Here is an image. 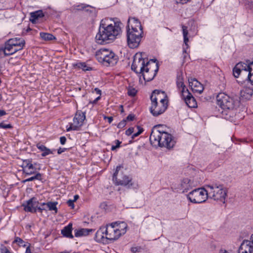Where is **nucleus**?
Masks as SVG:
<instances>
[{
	"label": "nucleus",
	"mask_w": 253,
	"mask_h": 253,
	"mask_svg": "<svg viewBox=\"0 0 253 253\" xmlns=\"http://www.w3.org/2000/svg\"><path fill=\"white\" fill-rule=\"evenodd\" d=\"M137 128L138 129V131L137 132L134 133L132 135V139H134L135 137L138 136L143 131V129L139 126H137Z\"/></svg>",
	"instance_id": "a19ab883"
},
{
	"label": "nucleus",
	"mask_w": 253,
	"mask_h": 253,
	"mask_svg": "<svg viewBox=\"0 0 253 253\" xmlns=\"http://www.w3.org/2000/svg\"><path fill=\"white\" fill-rule=\"evenodd\" d=\"M252 244L248 240H243L238 249V253H253Z\"/></svg>",
	"instance_id": "f3484780"
},
{
	"label": "nucleus",
	"mask_w": 253,
	"mask_h": 253,
	"mask_svg": "<svg viewBox=\"0 0 253 253\" xmlns=\"http://www.w3.org/2000/svg\"><path fill=\"white\" fill-rule=\"evenodd\" d=\"M116 224L114 225L117 229V231L121 233V236L125 234L126 232L127 225L125 222H114Z\"/></svg>",
	"instance_id": "a878e982"
},
{
	"label": "nucleus",
	"mask_w": 253,
	"mask_h": 253,
	"mask_svg": "<svg viewBox=\"0 0 253 253\" xmlns=\"http://www.w3.org/2000/svg\"><path fill=\"white\" fill-rule=\"evenodd\" d=\"M95 231L93 229L81 228L75 230V236L76 237L85 236L92 233Z\"/></svg>",
	"instance_id": "4be33fe9"
},
{
	"label": "nucleus",
	"mask_w": 253,
	"mask_h": 253,
	"mask_svg": "<svg viewBox=\"0 0 253 253\" xmlns=\"http://www.w3.org/2000/svg\"><path fill=\"white\" fill-rule=\"evenodd\" d=\"M186 47H183V57L184 58H185L186 57V54H187L186 49L188 48H187V46H185Z\"/></svg>",
	"instance_id": "4d7b16f0"
},
{
	"label": "nucleus",
	"mask_w": 253,
	"mask_h": 253,
	"mask_svg": "<svg viewBox=\"0 0 253 253\" xmlns=\"http://www.w3.org/2000/svg\"><path fill=\"white\" fill-rule=\"evenodd\" d=\"M182 33H183V39H184V42L185 43V46H187V48H189V45L188 44V42H189V39L188 38V30H187V27L182 25Z\"/></svg>",
	"instance_id": "c85d7f7f"
},
{
	"label": "nucleus",
	"mask_w": 253,
	"mask_h": 253,
	"mask_svg": "<svg viewBox=\"0 0 253 253\" xmlns=\"http://www.w3.org/2000/svg\"><path fill=\"white\" fill-rule=\"evenodd\" d=\"M95 240L98 242L100 243H104L105 240H107L106 239V232L105 226L101 227L98 229L95 233Z\"/></svg>",
	"instance_id": "aec40b11"
},
{
	"label": "nucleus",
	"mask_w": 253,
	"mask_h": 253,
	"mask_svg": "<svg viewBox=\"0 0 253 253\" xmlns=\"http://www.w3.org/2000/svg\"><path fill=\"white\" fill-rule=\"evenodd\" d=\"M115 143L116 144V145H115L116 146V147L117 148H119L120 147V144L122 143V142L119 141V140H116L115 141H114Z\"/></svg>",
	"instance_id": "6e6d98bb"
},
{
	"label": "nucleus",
	"mask_w": 253,
	"mask_h": 253,
	"mask_svg": "<svg viewBox=\"0 0 253 253\" xmlns=\"http://www.w3.org/2000/svg\"><path fill=\"white\" fill-rule=\"evenodd\" d=\"M69 150V148H61L60 147L59 149H58L57 150V153L58 154H62V153L67 151Z\"/></svg>",
	"instance_id": "8fccbe9b"
},
{
	"label": "nucleus",
	"mask_w": 253,
	"mask_h": 253,
	"mask_svg": "<svg viewBox=\"0 0 253 253\" xmlns=\"http://www.w3.org/2000/svg\"><path fill=\"white\" fill-rule=\"evenodd\" d=\"M247 79L251 84L253 85V73L249 72L248 74Z\"/></svg>",
	"instance_id": "de8ad7c7"
},
{
	"label": "nucleus",
	"mask_w": 253,
	"mask_h": 253,
	"mask_svg": "<svg viewBox=\"0 0 253 253\" xmlns=\"http://www.w3.org/2000/svg\"><path fill=\"white\" fill-rule=\"evenodd\" d=\"M237 65H240V67H239V68H240L241 71L243 73L245 72L246 74H247L248 71V68H249V63H244L243 62H240L238 63L237 64Z\"/></svg>",
	"instance_id": "7c9ffc66"
},
{
	"label": "nucleus",
	"mask_w": 253,
	"mask_h": 253,
	"mask_svg": "<svg viewBox=\"0 0 253 253\" xmlns=\"http://www.w3.org/2000/svg\"><path fill=\"white\" fill-rule=\"evenodd\" d=\"M95 57L98 61L106 66H113L118 61V56L111 50L101 48L95 53Z\"/></svg>",
	"instance_id": "39448f33"
},
{
	"label": "nucleus",
	"mask_w": 253,
	"mask_h": 253,
	"mask_svg": "<svg viewBox=\"0 0 253 253\" xmlns=\"http://www.w3.org/2000/svg\"><path fill=\"white\" fill-rule=\"evenodd\" d=\"M183 77L181 72H178L176 76V83L183 82Z\"/></svg>",
	"instance_id": "79ce46f5"
},
{
	"label": "nucleus",
	"mask_w": 253,
	"mask_h": 253,
	"mask_svg": "<svg viewBox=\"0 0 253 253\" xmlns=\"http://www.w3.org/2000/svg\"><path fill=\"white\" fill-rule=\"evenodd\" d=\"M253 94V89L250 87H244L240 91V99L242 100L250 99Z\"/></svg>",
	"instance_id": "412c9836"
},
{
	"label": "nucleus",
	"mask_w": 253,
	"mask_h": 253,
	"mask_svg": "<svg viewBox=\"0 0 253 253\" xmlns=\"http://www.w3.org/2000/svg\"><path fill=\"white\" fill-rule=\"evenodd\" d=\"M206 187L208 189L209 198L225 203L227 191L222 184L213 182Z\"/></svg>",
	"instance_id": "423d86ee"
},
{
	"label": "nucleus",
	"mask_w": 253,
	"mask_h": 253,
	"mask_svg": "<svg viewBox=\"0 0 253 253\" xmlns=\"http://www.w3.org/2000/svg\"><path fill=\"white\" fill-rule=\"evenodd\" d=\"M134 127H131L128 128L127 130L126 131V134L127 136H129L132 134V133L134 131Z\"/></svg>",
	"instance_id": "49530a36"
},
{
	"label": "nucleus",
	"mask_w": 253,
	"mask_h": 253,
	"mask_svg": "<svg viewBox=\"0 0 253 253\" xmlns=\"http://www.w3.org/2000/svg\"><path fill=\"white\" fill-rule=\"evenodd\" d=\"M155 66V69H152L151 65L146 67L143 73H141L144 80L145 82H150L152 81L156 76L158 70L159 66L158 64L154 65Z\"/></svg>",
	"instance_id": "ddd939ff"
},
{
	"label": "nucleus",
	"mask_w": 253,
	"mask_h": 253,
	"mask_svg": "<svg viewBox=\"0 0 253 253\" xmlns=\"http://www.w3.org/2000/svg\"><path fill=\"white\" fill-rule=\"evenodd\" d=\"M23 173L24 176L31 175L35 174L37 169L32 164V159H26L23 161Z\"/></svg>",
	"instance_id": "4468645a"
},
{
	"label": "nucleus",
	"mask_w": 253,
	"mask_h": 253,
	"mask_svg": "<svg viewBox=\"0 0 253 253\" xmlns=\"http://www.w3.org/2000/svg\"><path fill=\"white\" fill-rule=\"evenodd\" d=\"M189 85L191 87L193 91L201 93L204 90L202 84L195 78H191L188 80Z\"/></svg>",
	"instance_id": "a211bd4d"
},
{
	"label": "nucleus",
	"mask_w": 253,
	"mask_h": 253,
	"mask_svg": "<svg viewBox=\"0 0 253 253\" xmlns=\"http://www.w3.org/2000/svg\"><path fill=\"white\" fill-rule=\"evenodd\" d=\"M150 66L149 62H145L141 53H136L133 57V61L131 66V70L137 74L143 73L146 67Z\"/></svg>",
	"instance_id": "9d476101"
},
{
	"label": "nucleus",
	"mask_w": 253,
	"mask_h": 253,
	"mask_svg": "<svg viewBox=\"0 0 253 253\" xmlns=\"http://www.w3.org/2000/svg\"><path fill=\"white\" fill-rule=\"evenodd\" d=\"M117 148L114 145H112V147H111V150L112 151H115L117 149Z\"/></svg>",
	"instance_id": "774afa93"
},
{
	"label": "nucleus",
	"mask_w": 253,
	"mask_h": 253,
	"mask_svg": "<svg viewBox=\"0 0 253 253\" xmlns=\"http://www.w3.org/2000/svg\"><path fill=\"white\" fill-rule=\"evenodd\" d=\"M160 126L161 125H158L153 127L150 135V141L151 144L168 149L173 148L175 144L173 137L170 134L158 129Z\"/></svg>",
	"instance_id": "f03ea898"
},
{
	"label": "nucleus",
	"mask_w": 253,
	"mask_h": 253,
	"mask_svg": "<svg viewBox=\"0 0 253 253\" xmlns=\"http://www.w3.org/2000/svg\"><path fill=\"white\" fill-rule=\"evenodd\" d=\"M121 168V166L117 167L113 174L112 180L116 185H121L130 188L133 185L132 178L126 175H124L122 173H119Z\"/></svg>",
	"instance_id": "1a4fd4ad"
},
{
	"label": "nucleus",
	"mask_w": 253,
	"mask_h": 253,
	"mask_svg": "<svg viewBox=\"0 0 253 253\" xmlns=\"http://www.w3.org/2000/svg\"><path fill=\"white\" fill-rule=\"evenodd\" d=\"M21 41H24V39H23L22 38H12V39H9V40H8V42L10 43L11 44V45H12V46H15L16 45H18V42H21Z\"/></svg>",
	"instance_id": "f704fd0d"
},
{
	"label": "nucleus",
	"mask_w": 253,
	"mask_h": 253,
	"mask_svg": "<svg viewBox=\"0 0 253 253\" xmlns=\"http://www.w3.org/2000/svg\"><path fill=\"white\" fill-rule=\"evenodd\" d=\"M192 188L191 181L188 178H184L181 183V190L182 192H187Z\"/></svg>",
	"instance_id": "bb28decb"
},
{
	"label": "nucleus",
	"mask_w": 253,
	"mask_h": 253,
	"mask_svg": "<svg viewBox=\"0 0 253 253\" xmlns=\"http://www.w3.org/2000/svg\"><path fill=\"white\" fill-rule=\"evenodd\" d=\"M181 97L184 100L185 103L189 107L195 108L197 107L196 99L189 90H186V91L181 96Z\"/></svg>",
	"instance_id": "dca6fc26"
},
{
	"label": "nucleus",
	"mask_w": 253,
	"mask_h": 253,
	"mask_svg": "<svg viewBox=\"0 0 253 253\" xmlns=\"http://www.w3.org/2000/svg\"><path fill=\"white\" fill-rule=\"evenodd\" d=\"M79 198V196L78 195H75L74 196V199L72 200L73 201H74V202H75V201H76Z\"/></svg>",
	"instance_id": "69168bd1"
},
{
	"label": "nucleus",
	"mask_w": 253,
	"mask_h": 253,
	"mask_svg": "<svg viewBox=\"0 0 253 253\" xmlns=\"http://www.w3.org/2000/svg\"><path fill=\"white\" fill-rule=\"evenodd\" d=\"M39 204L37 198L33 197L27 201L26 203L22 204V206L24 207V210L26 212L36 213L37 212L36 206Z\"/></svg>",
	"instance_id": "2eb2a0df"
},
{
	"label": "nucleus",
	"mask_w": 253,
	"mask_h": 253,
	"mask_svg": "<svg viewBox=\"0 0 253 253\" xmlns=\"http://www.w3.org/2000/svg\"><path fill=\"white\" fill-rule=\"evenodd\" d=\"M74 202L72 200H69L67 202V204L69 207H71L72 209H74L75 208V205L74 204Z\"/></svg>",
	"instance_id": "09e8293b"
},
{
	"label": "nucleus",
	"mask_w": 253,
	"mask_h": 253,
	"mask_svg": "<svg viewBox=\"0 0 253 253\" xmlns=\"http://www.w3.org/2000/svg\"><path fill=\"white\" fill-rule=\"evenodd\" d=\"M101 98L100 97V96L97 97V98H96L92 102V104H96L97 103V102Z\"/></svg>",
	"instance_id": "680f3d73"
},
{
	"label": "nucleus",
	"mask_w": 253,
	"mask_h": 253,
	"mask_svg": "<svg viewBox=\"0 0 253 253\" xmlns=\"http://www.w3.org/2000/svg\"><path fill=\"white\" fill-rule=\"evenodd\" d=\"M58 203L57 202H49L46 203V205L47 206L49 211H54L56 213H57L58 211V210L56 207V205Z\"/></svg>",
	"instance_id": "2f4dec72"
},
{
	"label": "nucleus",
	"mask_w": 253,
	"mask_h": 253,
	"mask_svg": "<svg viewBox=\"0 0 253 253\" xmlns=\"http://www.w3.org/2000/svg\"><path fill=\"white\" fill-rule=\"evenodd\" d=\"M34 175L29 178H28V180L29 181H32L35 180H42V174L40 172H35Z\"/></svg>",
	"instance_id": "c9c22d12"
},
{
	"label": "nucleus",
	"mask_w": 253,
	"mask_h": 253,
	"mask_svg": "<svg viewBox=\"0 0 253 253\" xmlns=\"http://www.w3.org/2000/svg\"><path fill=\"white\" fill-rule=\"evenodd\" d=\"M16 52V49L13 48V46L8 42H5L4 47L0 48V53H3L5 56H9Z\"/></svg>",
	"instance_id": "6ab92c4d"
},
{
	"label": "nucleus",
	"mask_w": 253,
	"mask_h": 253,
	"mask_svg": "<svg viewBox=\"0 0 253 253\" xmlns=\"http://www.w3.org/2000/svg\"><path fill=\"white\" fill-rule=\"evenodd\" d=\"M116 224L112 222L105 226L107 240H116L121 236V233L117 231V229L114 226Z\"/></svg>",
	"instance_id": "f8f14e48"
},
{
	"label": "nucleus",
	"mask_w": 253,
	"mask_h": 253,
	"mask_svg": "<svg viewBox=\"0 0 253 253\" xmlns=\"http://www.w3.org/2000/svg\"><path fill=\"white\" fill-rule=\"evenodd\" d=\"M26 247V250L25 253H31V249H30V245L29 244V246Z\"/></svg>",
	"instance_id": "13d9d810"
},
{
	"label": "nucleus",
	"mask_w": 253,
	"mask_h": 253,
	"mask_svg": "<svg viewBox=\"0 0 253 253\" xmlns=\"http://www.w3.org/2000/svg\"><path fill=\"white\" fill-rule=\"evenodd\" d=\"M72 224L70 223L68 225L65 226L63 229H62L61 234L64 237L73 239L74 236L72 233Z\"/></svg>",
	"instance_id": "5701e85b"
},
{
	"label": "nucleus",
	"mask_w": 253,
	"mask_h": 253,
	"mask_svg": "<svg viewBox=\"0 0 253 253\" xmlns=\"http://www.w3.org/2000/svg\"><path fill=\"white\" fill-rule=\"evenodd\" d=\"M137 90L133 87H129L127 89V94L129 96L134 97L136 95Z\"/></svg>",
	"instance_id": "58836bf2"
},
{
	"label": "nucleus",
	"mask_w": 253,
	"mask_h": 253,
	"mask_svg": "<svg viewBox=\"0 0 253 253\" xmlns=\"http://www.w3.org/2000/svg\"><path fill=\"white\" fill-rule=\"evenodd\" d=\"M0 127L4 129L12 128L13 127L10 124H4L3 123H0Z\"/></svg>",
	"instance_id": "a18cd8bd"
},
{
	"label": "nucleus",
	"mask_w": 253,
	"mask_h": 253,
	"mask_svg": "<svg viewBox=\"0 0 253 253\" xmlns=\"http://www.w3.org/2000/svg\"><path fill=\"white\" fill-rule=\"evenodd\" d=\"M36 208H37V211H38L39 212L41 213L42 212L43 210H45L44 208L42 206L38 207L37 205L36 206Z\"/></svg>",
	"instance_id": "5fc2aeb1"
},
{
	"label": "nucleus",
	"mask_w": 253,
	"mask_h": 253,
	"mask_svg": "<svg viewBox=\"0 0 253 253\" xmlns=\"http://www.w3.org/2000/svg\"><path fill=\"white\" fill-rule=\"evenodd\" d=\"M77 65L79 68L83 69L84 71H90L92 70V68L88 67L84 62H80Z\"/></svg>",
	"instance_id": "4c0bfd02"
},
{
	"label": "nucleus",
	"mask_w": 253,
	"mask_h": 253,
	"mask_svg": "<svg viewBox=\"0 0 253 253\" xmlns=\"http://www.w3.org/2000/svg\"><path fill=\"white\" fill-rule=\"evenodd\" d=\"M36 146L39 150L42 152L41 154L42 157H45L48 155L52 154H53V152L55 151V149L53 150L49 149L41 143L37 144Z\"/></svg>",
	"instance_id": "b1692460"
},
{
	"label": "nucleus",
	"mask_w": 253,
	"mask_h": 253,
	"mask_svg": "<svg viewBox=\"0 0 253 253\" xmlns=\"http://www.w3.org/2000/svg\"><path fill=\"white\" fill-rule=\"evenodd\" d=\"M134 119V115L133 114H129L127 117L126 118L125 120H126V122L127 121H133Z\"/></svg>",
	"instance_id": "603ef678"
},
{
	"label": "nucleus",
	"mask_w": 253,
	"mask_h": 253,
	"mask_svg": "<svg viewBox=\"0 0 253 253\" xmlns=\"http://www.w3.org/2000/svg\"><path fill=\"white\" fill-rule=\"evenodd\" d=\"M126 120L124 119L117 125V127L119 128H123L126 126Z\"/></svg>",
	"instance_id": "37998d69"
},
{
	"label": "nucleus",
	"mask_w": 253,
	"mask_h": 253,
	"mask_svg": "<svg viewBox=\"0 0 253 253\" xmlns=\"http://www.w3.org/2000/svg\"><path fill=\"white\" fill-rule=\"evenodd\" d=\"M239 67H240V65H237L236 64L233 69V75L236 78H238L240 75L243 74Z\"/></svg>",
	"instance_id": "72a5a7b5"
},
{
	"label": "nucleus",
	"mask_w": 253,
	"mask_h": 253,
	"mask_svg": "<svg viewBox=\"0 0 253 253\" xmlns=\"http://www.w3.org/2000/svg\"><path fill=\"white\" fill-rule=\"evenodd\" d=\"M187 199L192 203L199 204L205 202L209 198L208 189L197 188L192 190L187 195Z\"/></svg>",
	"instance_id": "6e6552de"
},
{
	"label": "nucleus",
	"mask_w": 253,
	"mask_h": 253,
	"mask_svg": "<svg viewBox=\"0 0 253 253\" xmlns=\"http://www.w3.org/2000/svg\"><path fill=\"white\" fill-rule=\"evenodd\" d=\"M94 91H95V92L97 94H99L100 95H101V90L100 89H99L98 88H94Z\"/></svg>",
	"instance_id": "bf43d9fd"
},
{
	"label": "nucleus",
	"mask_w": 253,
	"mask_h": 253,
	"mask_svg": "<svg viewBox=\"0 0 253 253\" xmlns=\"http://www.w3.org/2000/svg\"><path fill=\"white\" fill-rule=\"evenodd\" d=\"M21 42H18L19 44L18 45H16L15 46H13V48L14 49H16V52L22 49L23 48V47L25 45V41H21Z\"/></svg>",
	"instance_id": "ea45409f"
},
{
	"label": "nucleus",
	"mask_w": 253,
	"mask_h": 253,
	"mask_svg": "<svg viewBox=\"0 0 253 253\" xmlns=\"http://www.w3.org/2000/svg\"><path fill=\"white\" fill-rule=\"evenodd\" d=\"M6 114V113L5 111L2 110H0V117L5 115Z\"/></svg>",
	"instance_id": "052dcab7"
},
{
	"label": "nucleus",
	"mask_w": 253,
	"mask_h": 253,
	"mask_svg": "<svg viewBox=\"0 0 253 253\" xmlns=\"http://www.w3.org/2000/svg\"><path fill=\"white\" fill-rule=\"evenodd\" d=\"M248 241L250 242L251 243H252V245H253V234L252 235L250 240H248Z\"/></svg>",
	"instance_id": "338daca9"
},
{
	"label": "nucleus",
	"mask_w": 253,
	"mask_h": 253,
	"mask_svg": "<svg viewBox=\"0 0 253 253\" xmlns=\"http://www.w3.org/2000/svg\"><path fill=\"white\" fill-rule=\"evenodd\" d=\"M164 93L160 90H155L151 95V106L150 108V111L154 117L162 114L168 108V100L162 98L161 96Z\"/></svg>",
	"instance_id": "20e7f679"
},
{
	"label": "nucleus",
	"mask_w": 253,
	"mask_h": 253,
	"mask_svg": "<svg viewBox=\"0 0 253 253\" xmlns=\"http://www.w3.org/2000/svg\"><path fill=\"white\" fill-rule=\"evenodd\" d=\"M40 35L42 39L46 41H52L56 39L52 34L47 33L41 32Z\"/></svg>",
	"instance_id": "cd10ccee"
},
{
	"label": "nucleus",
	"mask_w": 253,
	"mask_h": 253,
	"mask_svg": "<svg viewBox=\"0 0 253 253\" xmlns=\"http://www.w3.org/2000/svg\"><path fill=\"white\" fill-rule=\"evenodd\" d=\"M216 101L217 105L223 110L221 113L224 115L223 112L227 115L226 112L229 110L233 109L235 106V101L233 98L227 94L220 92L216 96Z\"/></svg>",
	"instance_id": "0eeeda50"
},
{
	"label": "nucleus",
	"mask_w": 253,
	"mask_h": 253,
	"mask_svg": "<svg viewBox=\"0 0 253 253\" xmlns=\"http://www.w3.org/2000/svg\"><path fill=\"white\" fill-rule=\"evenodd\" d=\"M134 25L129 28V24L127 26L126 39L128 46L131 48L137 47L143 36V28L140 22L135 18L131 19Z\"/></svg>",
	"instance_id": "7ed1b4c3"
},
{
	"label": "nucleus",
	"mask_w": 253,
	"mask_h": 253,
	"mask_svg": "<svg viewBox=\"0 0 253 253\" xmlns=\"http://www.w3.org/2000/svg\"><path fill=\"white\" fill-rule=\"evenodd\" d=\"M176 84L177 88L180 93V96L184 94L186 90H188L184 84V82L176 83Z\"/></svg>",
	"instance_id": "c756f323"
},
{
	"label": "nucleus",
	"mask_w": 253,
	"mask_h": 253,
	"mask_svg": "<svg viewBox=\"0 0 253 253\" xmlns=\"http://www.w3.org/2000/svg\"><path fill=\"white\" fill-rule=\"evenodd\" d=\"M121 31V27L117 23L107 24L105 20H102L95 37V41L100 44L111 42L120 34Z\"/></svg>",
	"instance_id": "f257e3e1"
},
{
	"label": "nucleus",
	"mask_w": 253,
	"mask_h": 253,
	"mask_svg": "<svg viewBox=\"0 0 253 253\" xmlns=\"http://www.w3.org/2000/svg\"><path fill=\"white\" fill-rule=\"evenodd\" d=\"M106 118L108 120V122L109 123H111L113 120V118L112 117H106Z\"/></svg>",
	"instance_id": "e2e57ef3"
},
{
	"label": "nucleus",
	"mask_w": 253,
	"mask_h": 253,
	"mask_svg": "<svg viewBox=\"0 0 253 253\" xmlns=\"http://www.w3.org/2000/svg\"><path fill=\"white\" fill-rule=\"evenodd\" d=\"M67 139L65 136H61L60 138V142L62 145H64L65 144L66 142Z\"/></svg>",
	"instance_id": "864d4df0"
},
{
	"label": "nucleus",
	"mask_w": 253,
	"mask_h": 253,
	"mask_svg": "<svg viewBox=\"0 0 253 253\" xmlns=\"http://www.w3.org/2000/svg\"><path fill=\"white\" fill-rule=\"evenodd\" d=\"M16 243L19 247H26L27 244L21 238L18 237H15L12 244Z\"/></svg>",
	"instance_id": "473e14b6"
},
{
	"label": "nucleus",
	"mask_w": 253,
	"mask_h": 253,
	"mask_svg": "<svg viewBox=\"0 0 253 253\" xmlns=\"http://www.w3.org/2000/svg\"><path fill=\"white\" fill-rule=\"evenodd\" d=\"M149 63H150L151 62H153V63H156V64H157V63L158 64V62L157 61V60L156 59H151L149 61ZM151 64V63H150ZM158 66H159V65H158Z\"/></svg>",
	"instance_id": "0e129e2a"
},
{
	"label": "nucleus",
	"mask_w": 253,
	"mask_h": 253,
	"mask_svg": "<svg viewBox=\"0 0 253 253\" xmlns=\"http://www.w3.org/2000/svg\"><path fill=\"white\" fill-rule=\"evenodd\" d=\"M140 247H132L130 249L132 253H136L137 252H140Z\"/></svg>",
	"instance_id": "3c124183"
},
{
	"label": "nucleus",
	"mask_w": 253,
	"mask_h": 253,
	"mask_svg": "<svg viewBox=\"0 0 253 253\" xmlns=\"http://www.w3.org/2000/svg\"><path fill=\"white\" fill-rule=\"evenodd\" d=\"M31 17L30 21L33 23H36L40 18L43 17L44 15L42 10H39L30 13Z\"/></svg>",
	"instance_id": "393cba45"
},
{
	"label": "nucleus",
	"mask_w": 253,
	"mask_h": 253,
	"mask_svg": "<svg viewBox=\"0 0 253 253\" xmlns=\"http://www.w3.org/2000/svg\"><path fill=\"white\" fill-rule=\"evenodd\" d=\"M85 119V113L81 111H77L73 118V123L70 124V126L67 128V131L78 130L83 125Z\"/></svg>",
	"instance_id": "9b49d317"
},
{
	"label": "nucleus",
	"mask_w": 253,
	"mask_h": 253,
	"mask_svg": "<svg viewBox=\"0 0 253 253\" xmlns=\"http://www.w3.org/2000/svg\"><path fill=\"white\" fill-rule=\"evenodd\" d=\"M88 7H89L90 8H92V9L94 8V7H93L92 6H91L89 5H85L84 4L82 3L80 5H77L76 9L78 10H82L85 9L86 11L92 12V11L91 10H89V9H86V8H88Z\"/></svg>",
	"instance_id": "e433bc0d"
},
{
	"label": "nucleus",
	"mask_w": 253,
	"mask_h": 253,
	"mask_svg": "<svg viewBox=\"0 0 253 253\" xmlns=\"http://www.w3.org/2000/svg\"><path fill=\"white\" fill-rule=\"evenodd\" d=\"M246 62L249 63V73H253V61L251 62L250 60H247Z\"/></svg>",
	"instance_id": "c03bdc74"
}]
</instances>
